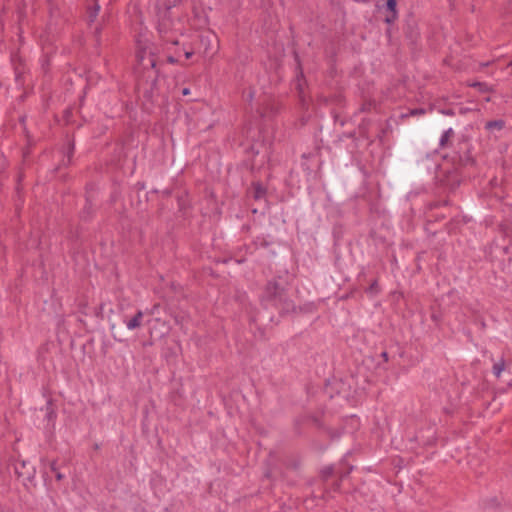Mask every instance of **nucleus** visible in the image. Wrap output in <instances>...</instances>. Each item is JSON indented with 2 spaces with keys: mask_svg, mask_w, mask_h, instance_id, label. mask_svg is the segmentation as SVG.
<instances>
[{
  "mask_svg": "<svg viewBox=\"0 0 512 512\" xmlns=\"http://www.w3.org/2000/svg\"><path fill=\"white\" fill-rule=\"evenodd\" d=\"M345 475H341L340 476V480H339V483L336 484V488L335 489H339L340 488V481L342 480V478L344 477Z\"/></svg>",
  "mask_w": 512,
  "mask_h": 512,
  "instance_id": "c756f323",
  "label": "nucleus"
},
{
  "mask_svg": "<svg viewBox=\"0 0 512 512\" xmlns=\"http://www.w3.org/2000/svg\"><path fill=\"white\" fill-rule=\"evenodd\" d=\"M143 312L138 310L136 314L129 320L125 321V324L129 330H135L142 325Z\"/></svg>",
  "mask_w": 512,
  "mask_h": 512,
  "instance_id": "423d86ee",
  "label": "nucleus"
},
{
  "mask_svg": "<svg viewBox=\"0 0 512 512\" xmlns=\"http://www.w3.org/2000/svg\"><path fill=\"white\" fill-rule=\"evenodd\" d=\"M138 35L136 40L137 69H142L143 75L138 79L136 88L146 100L153 101L159 75L157 65L159 55L164 50V44L159 35L158 41L146 38L147 34Z\"/></svg>",
  "mask_w": 512,
  "mask_h": 512,
  "instance_id": "f257e3e1",
  "label": "nucleus"
},
{
  "mask_svg": "<svg viewBox=\"0 0 512 512\" xmlns=\"http://www.w3.org/2000/svg\"><path fill=\"white\" fill-rule=\"evenodd\" d=\"M83 213H86L90 217H92L94 213L92 201L88 197L86 198V204Z\"/></svg>",
  "mask_w": 512,
  "mask_h": 512,
  "instance_id": "f3484780",
  "label": "nucleus"
},
{
  "mask_svg": "<svg viewBox=\"0 0 512 512\" xmlns=\"http://www.w3.org/2000/svg\"><path fill=\"white\" fill-rule=\"evenodd\" d=\"M446 115H454V112L450 109L444 112Z\"/></svg>",
  "mask_w": 512,
  "mask_h": 512,
  "instance_id": "7c9ffc66",
  "label": "nucleus"
},
{
  "mask_svg": "<svg viewBox=\"0 0 512 512\" xmlns=\"http://www.w3.org/2000/svg\"><path fill=\"white\" fill-rule=\"evenodd\" d=\"M313 421H314L315 424L319 425V422H318L317 418H314Z\"/></svg>",
  "mask_w": 512,
  "mask_h": 512,
  "instance_id": "473e14b6",
  "label": "nucleus"
},
{
  "mask_svg": "<svg viewBox=\"0 0 512 512\" xmlns=\"http://www.w3.org/2000/svg\"><path fill=\"white\" fill-rule=\"evenodd\" d=\"M373 106H374L373 101H366L361 105L360 111L361 112H369Z\"/></svg>",
  "mask_w": 512,
  "mask_h": 512,
  "instance_id": "6ab92c4d",
  "label": "nucleus"
},
{
  "mask_svg": "<svg viewBox=\"0 0 512 512\" xmlns=\"http://www.w3.org/2000/svg\"><path fill=\"white\" fill-rule=\"evenodd\" d=\"M454 137V131L452 128L447 129L440 138V147L445 148L449 145L451 138Z\"/></svg>",
  "mask_w": 512,
  "mask_h": 512,
  "instance_id": "9d476101",
  "label": "nucleus"
},
{
  "mask_svg": "<svg viewBox=\"0 0 512 512\" xmlns=\"http://www.w3.org/2000/svg\"><path fill=\"white\" fill-rule=\"evenodd\" d=\"M47 418L49 420H53L56 418V412L53 409H50L47 413Z\"/></svg>",
  "mask_w": 512,
  "mask_h": 512,
  "instance_id": "b1692460",
  "label": "nucleus"
},
{
  "mask_svg": "<svg viewBox=\"0 0 512 512\" xmlns=\"http://www.w3.org/2000/svg\"><path fill=\"white\" fill-rule=\"evenodd\" d=\"M509 66L512 68V61L509 63Z\"/></svg>",
  "mask_w": 512,
  "mask_h": 512,
  "instance_id": "e433bc0d",
  "label": "nucleus"
},
{
  "mask_svg": "<svg viewBox=\"0 0 512 512\" xmlns=\"http://www.w3.org/2000/svg\"><path fill=\"white\" fill-rule=\"evenodd\" d=\"M70 114H71V111H70V110H66V111H65V117H66V118H67V117H68V115H70Z\"/></svg>",
  "mask_w": 512,
  "mask_h": 512,
  "instance_id": "2f4dec72",
  "label": "nucleus"
},
{
  "mask_svg": "<svg viewBox=\"0 0 512 512\" xmlns=\"http://www.w3.org/2000/svg\"><path fill=\"white\" fill-rule=\"evenodd\" d=\"M448 204H449L448 200L432 201V202L428 203L427 207L429 210H434V209H437L442 206H447Z\"/></svg>",
  "mask_w": 512,
  "mask_h": 512,
  "instance_id": "dca6fc26",
  "label": "nucleus"
},
{
  "mask_svg": "<svg viewBox=\"0 0 512 512\" xmlns=\"http://www.w3.org/2000/svg\"><path fill=\"white\" fill-rule=\"evenodd\" d=\"M49 467L51 472L55 475L57 481H61L64 478V475L58 470L56 460L51 461Z\"/></svg>",
  "mask_w": 512,
  "mask_h": 512,
  "instance_id": "4468645a",
  "label": "nucleus"
},
{
  "mask_svg": "<svg viewBox=\"0 0 512 512\" xmlns=\"http://www.w3.org/2000/svg\"><path fill=\"white\" fill-rule=\"evenodd\" d=\"M177 3H178V0H156L155 8H156L158 14L162 18H165L168 10H170L172 7L176 6Z\"/></svg>",
  "mask_w": 512,
  "mask_h": 512,
  "instance_id": "20e7f679",
  "label": "nucleus"
},
{
  "mask_svg": "<svg viewBox=\"0 0 512 512\" xmlns=\"http://www.w3.org/2000/svg\"><path fill=\"white\" fill-rule=\"evenodd\" d=\"M74 151H75V143H74V140H70L68 142V147H67V152H66V157H67V161H63V165L64 166H68L71 164V161H72V157L74 155Z\"/></svg>",
  "mask_w": 512,
  "mask_h": 512,
  "instance_id": "f8f14e48",
  "label": "nucleus"
},
{
  "mask_svg": "<svg viewBox=\"0 0 512 512\" xmlns=\"http://www.w3.org/2000/svg\"><path fill=\"white\" fill-rule=\"evenodd\" d=\"M505 126V121L504 120H490L488 122H486L485 124V129L488 130V131H493V130H502Z\"/></svg>",
  "mask_w": 512,
  "mask_h": 512,
  "instance_id": "1a4fd4ad",
  "label": "nucleus"
},
{
  "mask_svg": "<svg viewBox=\"0 0 512 512\" xmlns=\"http://www.w3.org/2000/svg\"><path fill=\"white\" fill-rule=\"evenodd\" d=\"M381 357L383 358V360H384L385 362H388V361H389V356H388V353H387L386 351H383V352L381 353Z\"/></svg>",
  "mask_w": 512,
  "mask_h": 512,
  "instance_id": "a878e982",
  "label": "nucleus"
},
{
  "mask_svg": "<svg viewBox=\"0 0 512 512\" xmlns=\"http://www.w3.org/2000/svg\"><path fill=\"white\" fill-rule=\"evenodd\" d=\"M99 5L98 4H94L92 7L89 8L88 10V19L89 21H94V19L96 18L98 12H99Z\"/></svg>",
  "mask_w": 512,
  "mask_h": 512,
  "instance_id": "2eb2a0df",
  "label": "nucleus"
},
{
  "mask_svg": "<svg viewBox=\"0 0 512 512\" xmlns=\"http://www.w3.org/2000/svg\"><path fill=\"white\" fill-rule=\"evenodd\" d=\"M192 55H193V51H187V52H185V57H186V59L191 58V56H192Z\"/></svg>",
  "mask_w": 512,
  "mask_h": 512,
  "instance_id": "c85d7f7f",
  "label": "nucleus"
},
{
  "mask_svg": "<svg viewBox=\"0 0 512 512\" xmlns=\"http://www.w3.org/2000/svg\"><path fill=\"white\" fill-rule=\"evenodd\" d=\"M469 87L476 88L480 93H489L493 91V88L486 82H468Z\"/></svg>",
  "mask_w": 512,
  "mask_h": 512,
  "instance_id": "6e6552de",
  "label": "nucleus"
},
{
  "mask_svg": "<svg viewBox=\"0 0 512 512\" xmlns=\"http://www.w3.org/2000/svg\"><path fill=\"white\" fill-rule=\"evenodd\" d=\"M181 93H182L183 96H187V95L190 94V89L189 88H183Z\"/></svg>",
  "mask_w": 512,
  "mask_h": 512,
  "instance_id": "cd10ccee",
  "label": "nucleus"
},
{
  "mask_svg": "<svg viewBox=\"0 0 512 512\" xmlns=\"http://www.w3.org/2000/svg\"><path fill=\"white\" fill-rule=\"evenodd\" d=\"M467 161L471 162V164L474 163V160L472 158H468Z\"/></svg>",
  "mask_w": 512,
  "mask_h": 512,
  "instance_id": "72a5a7b5",
  "label": "nucleus"
},
{
  "mask_svg": "<svg viewBox=\"0 0 512 512\" xmlns=\"http://www.w3.org/2000/svg\"><path fill=\"white\" fill-rule=\"evenodd\" d=\"M431 320L436 324V325H439L440 322H441V316L436 313V312H432L431 313Z\"/></svg>",
  "mask_w": 512,
  "mask_h": 512,
  "instance_id": "412c9836",
  "label": "nucleus"
},
{
  "mask_svg": "<svg viewBox=\"0 0 512 512\" xmlns=\"http://www.w3.org/2000/svg\"><path fill=\"white\" fill-rule=\"evenodd\" d=\"M266 194L267 189L261 182L252 183V196L255 200L263 199Z\"/></svg>",
  "mask_w": 512,
  "mask_h": 512,
  "instance_id": "0eeeda50",
  "label": "nucleus"
},
{
  "mask_svg": "<svg viewBox=\"0 0 512 512\" xmlns=\"http://www.w3.org/2000/svg\"><path fill=\"white\" fill-rule=\"evenodd\" d=\"M424 113H425V110L422 109V108H416V109H413V110L410 111V115H413V116H415V115H422Z\"/></svg>",
  "mask_w": 512,
  "mask_h": 512,
  "instance_id": "4be33fe9",
  "label": "nucleus"
},
{
  "mask_svg": "<svg viewBox=\"0 0 512 512\" xmlns=\"http://www.w3.org/2000/svg\"><path fill=\"white\" fill-rule=\"evenodd\" d=\"M485 101H486V102H489V101H491V98H490V97H486V98H485Z\"/></svg>",
  "mask_w": 512,
  "mask_h": 512,
  "instance_id": "f704fd0d",
  "label": "nucleus"
},
{
  "mask_svg": "<svg viewBox=\"0 0 512 512\" xmlns=\"http://www.w3.org/2000/svg\"><path fill=\"white\" fill-rule=\"evenodd\" d=\"M366 276H367L366 272L364 271V269H362L360 271V273L358 274V278L357 279H358L359 282H364V281H366Z\"/></svg>",
  "mask_w": 512,
  "mask_h": 512,
  "instance_id": "5701e85b",
  "label": "nucleus"
},
{
  "mask_svg": "<svg viewBox=\"0 0 512 512\" xmlns=\"http://www.w3.org/2000/svg\"><path fill=\"white\" fill-rule=\"evenodd\" d=\"M365 292L369 295H377L380 293L378 277H375L370 283V285L367 288H365Z\"/></svg>",
  "mask_w": 512,
  "mask_h": 512,
  "instance_id": "9b49d317",
  "label": "nucleus"
},
{
  "mask_svg": "<svg viewBox=\"0 0 512 512\" xmlns=\"http://www.w3.org/2000/svg\"><path fill=\"white\" fill-rule=\"evenodd\" d=\"M260 303L263 307H273L279 311L280 315L295 312L296 305L289 297L288 291L276 278L269 280L260 296Z\"/></svg>",
  "mask_w": 512,
  "mask_h": 512,
  "instance_id": "f03ea898",
  "label": "nucleus"
},
{
  "mask_svg": "<svg viewBox=\"0 0 512 512\" xmlns=\"http://www.w3.org/2000/svg\"><path fill=\"white\" fill-rule=\"evenodd\" d=\"M396 0H386L385 5V21L387 23L393 22L397 18Z\"/></svg>",
  "mask_w": 512,
  "mask_h": 512,
  "instance_id": "39448f33",
  "label": "nucleus"
},
{
  "mask_svg": "<svg viewBox=\"0 0 512 512\" xmlns=\"http://www.w3.org/2000/svg\"><path fill=\"white\" fill-rule=\"evenodd\" d=\"M505 370V360L504 358H501L498 362H496L493 365V374L496 376V378H500L501 373Z\"/></svg>",
  "mask_w": 512,
  "mask_h": 512,
  "instance_id": "ddd939ff",
  "label": "nucleus"
},
{
  "mask_svg": "<svg viewBox=\"0 0 512 512\" xmlns=\"http://www.w3.org/2000/svg\"><path fill=\"white\" fill-rule=\"evenodd\" d=\"M11 63L15 73L16 83L23 86L25 84V76L29 70L24 58L20 55L19 51L11 54Z\"/></svg>",
  "mask_w": 512,
  "mask_h": 512,
  "instance_id": "7ed1b4c3",
  "label": "nucleus"
},
{
  "mask_svg": "<svg viewBox=\"0 0 512 512\" xmlns=\"http://www.w3.org/2000/svg\"><path fill=\"white\" fill-rule=\"evenodd\" d=\"M255 165H256V163L252 162V164H251L252 168H254Z\"/></svg>",
  "mask_w": 512,
  "mask_h": 512,
  "instance_id": "c9c22d12",
  "label": "nucleus"
},
{
  "mask_svg": "<svg viewBox=\"0 0 512 512\" xmlns=\"http://www.w3.org/2000/svg\"><path fill=\"white\" fill-rule=\"evenodd\" d=\"M167 62L171 63V64H174V63L177 62V60L173 56H168L167 57Z\"/></svg>",
  "mask_w": 512,
  "mask_h": 512,
  "instance_id": "bb28decb",
  "label": "nucleus"
},
{
  "mask_svg": "<svg viewBox=\"0 0 512 512\" xmlns=\"http://www.w3.org/2000/svg\"><path fill=\"white\" fill-rule=\"evenodd\" d=\"M256 243L264 248H266L270 245V242L267 241L265 237H257Z\"/></svg>",
  "mask_w": 512,
  "mask_h": 512,
  "instance_id": "aec40b11",
  "label": "nucleus"
},
{
  "mask_svg": "<svg viewBox=\"0 0 512 512\" xmlns=\"http://www.w3.org/2000/svg\"><path fill=\"white\" fill-rule=\"evenodd\" d=\"M299 70H300V75H299V76H297V82H298V83H302V80H303V82H305V80H304V75H303V72H302V69H301V67H300V66H299Z\"/></svg>",
  "mask_w": 512,
  "mask_h": 512,
  "instance_id": "393cba45",
  "label": "nucleus"
},
{
  "mask_svg": "<svg viewBox=\"0 0 512 512\" xmlns=\"http://www.w3.org/2000/svg\"><path fill=\"white\" fill-rule=\"evenodd\" d=\"M333 467L331 466H328V467H325L322 471H321V475H322V478L323 480H328L329 477H331L333 475Z\"/></svg>",
  "mask_w": 512,
  "mask_h": 512,
  "instance_id": "a211bd4d",
  "label": "nucleus"
}]
</instances>
